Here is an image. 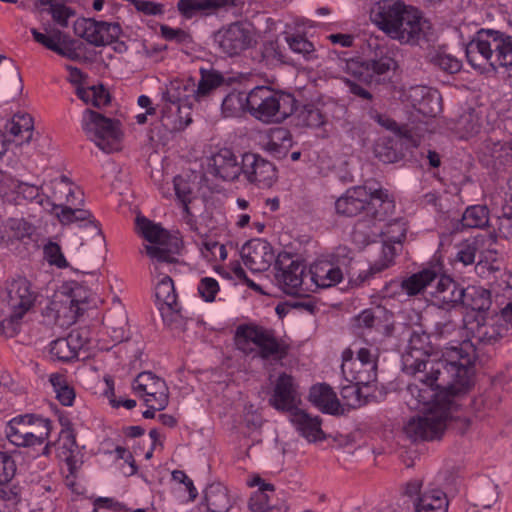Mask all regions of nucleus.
<instances>
[{"mask_svg": "<svg viewBox=\"0 0 512 512\" xmlns=\"http://www.w3.org/2000/svg\"><path fill=\"white\" fill-rule=\"evenodd\" d=\"M78 445L76 442V436L72 429H64L61 431L58 439V449L61 454L65 457L66 465L70 474H74L77 468V461L74 457V453L77 450Z\"/></svg>", "mask_w": 512, "mask_h": 512, "instance_id": "c03bdc74", "label": "nucleus"}, {"mask_svg": "<svg viewBox=\"0 0 512 512\" xmlns=\"http://www.w3.org/2000/svg\"><path fill=\"white\" fill-rule=\"evenodd\" d=\"M429 336L413 332L409 339V351L403 356L404 372L414 377L404 393L409 409H417L435 397V387L466 393L472 385L475 351L473 344L462 341L446 347L442 358H436L425 349Z\"/></svg>", "mask_w": 512, "mask_h": 512, "instance_id": "f257e3e1", "label": "nucleus"}, {"mask_svg": "<svg viewBox=\"0 0 512 512\" xmlns=\"http://www.w3.org/2000/svg\"><path fill=\"white\" fill-rule=\"evenodd\" d=\"M137 226L142 236L150 243L145 245L146 254L156 263H174L179 243L167 230L146 218H137Z\"/></svg>", "mask_w": 512, "mask_h": 512, "instance_id": "1a4fd4ad", "label": "nucleus"}, {"mask_svg": "<svg viewBox=\"0 0 512 512\" xmlns=\"http://www.w3.org/2000/svg\"><path fill=\"white\" fill-rule=\"evenodd\" d=\"M242 161L227 148L220 149L213 154L207 163V171L216 178L224 181H234L241 174Z\"/></svg>", "mask_w": 512, "mask_h": 512, "instance_id": "393cba45", "label": "nucleus"}, {"mask_svg": "<svg viewBox=\"0 0 512 512\" xmlns=\"http://www.w3.org/2000/svg\"><path fill=\"white\" fill-rule=\"evenodd\" d=\"M434 391L435 397L427 403H421L416 409L423 414L410 418L404 426L406 436L414 442L440 439L450 416L452 397L462 394L438 387Z\"/></svg>", "mask_w": 512, "mask_h": 512, "instance_id": "f03ea898", "label": "nucleus"}, {"mask_svg": "<svg viewBox=\"0 0 512 512\" xmlns=\"http://www.w3.org/2000/svg\"><path fill=\"white\" fill-rule=\"evenodd\" d=\"M35 301V295L30 289V283L25 278L14 280L8 289L7 304L10 314L0 323V333L13 337L19 327V322L30 310Z\"/></svg>", "mask_w": 512, "mask_h": 512, "instance_id": "9d476101", "label": "nucleus"}, {"mask_svg": "<svg viewBox=\"0 0 512 512\" xmlns=\"http://www.w3.org/2000/svg\"><path fill=\"white\" fill-rule=\"evenodd\" d=\"M43 29L49 35L39 32L36 28H32L31 34L33 35L34 40L46 47L47 49L61 55V56H69L66 50L59 46L58 42L61 39L63 33L58 29H51L50 24H46L43 26Z\"/></svg>", "mask_w": 512, "mask_h": 512, "instance_id": "a18cd8bd", "label": "nucleus"}, {"mask_svg": "<svg viewBox=\"0 0 512 512\" xmlns=\"http://www.w3.org/2000/svg\"><path fill=\"white\" fill-rule=\"evenodd\" d=\"M82 129L88 139L93 141L105 153L120 149L122 132L119 121L87 109L83 113Z\"/></svg>", "mask_w": 512, "mask_h": 512, "instance_id": "0eeeda50", "label": "nucleus"}, {"mask_svg": "<svg viewBox=\"0 0 512 512\" xmlns=\"http://www.w3.org/2000/svg\"><path fill=\"white\" fill-rule=\"evenodd\" d=\"M155 297L158 305L176 304L177 294L175 292L174 282L169 276H164L155 287Z\"/></svg>", "mask_w": 512, "mask_h": 512, "instance_id": "13d9d810", "label": "nucleus"}, {"mask_svg": "<svg viewBox=\"0 0 512 512\" xmlns=\"http://www.w3.org/2000/svg\"><path fill=\"white\" fill-rule=\"evenodd\" d=\"M395 65L390 56H382L379 59L368 60L361 63H353L350 66L353 76L361 83L371 85L378 84L379 77L387 73Z\"/></svg>", "mask_w": 512, "mask_h": 512, "instance_id": "bb28decb", "label": "nucleus"}, {"mask_svg": "<svg viewBox=\"0 0 512 512\" xmlns=\"http://www.w3.org/2000/svg\"><path fill=\"white\" fill-rule=\"evenodd\" d=\"M236 6V0H178L177 9L185 19L208 16L224 7Z\"/></svg>", "mask_w": 512, "mask_h": 512, "instance_id": "7c9ffc66", "label": "nucleus"}, {"mask_svg": "<svg viewBox=\"0 0 512 512\" xmlns=\"http://www.w3.org/2000/svg\"><path fill=\"white\" fill-rule=\"evenodd\" d=\"M465 299V288L450 276L436 271V278L429 290V301L432 305L449 310L461 305Z\"/></svg>", "mask_w": 512, "mask_h": 512, "instance_id": "dca6fc26", "label": "nucleus"}, {"mask_svg": "<svg viewBox=\"0 0 512 512\" xmlns=\"http://www.w3.org/2000/svg\"><path fill=\"white\" fill-rule=\"evenodd\" d=\"M198 293L206 302H213L220 290L216 279L212 277H203L198 284Z\"/></svg>", "mask_w": 512, "mask_h": 512, "instance_id": "774afa93", "label": "nucleus"}, {"mask_svg": "<svg viewBox=\"0 0 512 512\" xmlns=\"http://www.w3.org/2000/svg\"><path fill=\"white\" fill-rule=\"evenodd\" d=\"M133 390L145 396V403L156 402L155 408H166L169 391L166 382L150 371L141 372L133 382Z\"/></svg>", "mask_w": 512, "mask_h": 512, "instance_id": "4be33fe9", "label": "nucleus"}, {"mask_svg": "<svg viewBox=\"0 0 512 512\" xmlns=\"http://www.w3.org/2000/svg\"><path fill=\"white\" fill-rule=\"evenodd\" d=\"M370 191L363 186L351 187L339 197L335 202L337 214L354 217L361 212L366 213V207L369 204Z\"/></svg>", "mask_w": 512, "mask_h": 512, "instance_id": "cd10ccee", "label": "nucleus"}, {"mask_svg": "<svg viewBox=\"0 0 512 512\" xmlns=\"http://www.w3.org/2000/svg\"><path fill=\"white\" fill-rule=\"evenodd\" d=\"M436 42L424 45L425 59L434 67L448 74H455L461 70L462 64L455 56L447 53L441 46H436Z\"/></svg>", "mask_w": 512, "mask_h": 512, "instance_id": "2f4dec72", "label": "nucleus"}, {"mask_svg": "<svg viewBox=\"0 0 512 512\" xmlns=\"http://www.w3.org/2000/svg\"><path fill=\"white\" fill-rule=\"evenodd\" d=\"M489 223V210L483 205L466 208L461 218L463 228H483Z\"/></svg>", "mask_w": 512, "mask_h": 512, "instance_id": "3c124183", "label": "nucleus"}, {"mask_svg": "<svg viewBox=\"0 0 512 512\" xmlns=\"http://www.w3.org/2000/svg\"><path fill=\"white\" fill-rule=\"evenodd\" d=\"M74 33L95 47L109 45L120 37L122 29L117 22L80 18L74 22Z\"/></svg>", "mask_w": 512, "mask_h": 512, "instance_id": "4468645a", "label": "nucleus"}, {"mask_svg": "<svg viewBox=\"0 0 512 512\" xmlns=\"http://www.w3.org/2000/svg\"><path fill=\"white\" fill-rule=\"evenodd\" d=\"M248 112L264 123H281L296 110L297 101L290 93L268 86H257L248 93Z\"/></svg>", "mask_w": 512, "mask_h": 512, "instance_id": "20e7f679", "label": "nucleus"}, {"mask_svg": "<svg viewBox=\"0 0 512 512\" xmlns=\"http://www.w3.org/2000/svg\"><path fill=\"white\" fill-rule=\"evenodd\" d=\"M406 234V223L400 219H395L380 228L377 225L373 226V229L367 234V239L375 241V238L380 237L384 243H391L402 247Z\"/></svg>", "mask_w": 512, "mask_h": 512, "instance_id": "72a5a7b5", "label": "nucleus"}, {"mask_svg": "<svg viewBox=\"0 0 512 512\" xmlns=\"http://www.w3.org/2000/svg\"><path fill=\"white\" fill-rule=\"evenodd\" d=\"M275 268L277 269L275 278L284 292L296 294L307 289L303 288L306 267L302 262L292 259L289 253L278 256Z\"/></svg>", "mask_w": 512, "mask_h": 512, "instance_id": "a211bd4d", "label": "nucleus"}, {"mask_svg": "<svg viewBox=\"0 0 512 512\" xmlns=\"http://www.w3.org/2000/svg\"><path fill=\"white\" fill-rule=\"evenodd\" d=\"M104 321L108 328L112 330L114 333L113 337L115 339H122L124 336V331L128 323V319L125 311L120 310L119 312H108Z\"/></svg>", "mask_w": 512, "mask_h": 512, "instance_id": "0e129e2a", "label": "nucleus"}, {"mask_svg": "<svg viewBox=\"0 0 512 512\" xmlns=\"http://www.w3.org/2000/svg\"><path fill=\"white\" fill-rule=\"evenodd\" d=\"M398 37H393L401 44L416 45L424 48L431 42L437 41V34L431 22L424 18L421 12L409 5H406L400 19L397 22Z\"/></svg>", "mask_w": 512, "mask_h": 512, "instance_id": "6e6552de", "label": "nucleus"}, {"mask_svg": "<svg viewBox=\"0 0 512 512\" xmlns=\"http://www.w3.org/2000/svg\"><path fill=\"white\" fill-rule=\"evenodd\" d=\"M194 241L202 256L208 261H224L227 258L225 245L221 244L215 235L197 233V238Z\"/></svg>", "mask_w": 512, "mask_h": 512, "instance_id": "58836bf2", "label": "nucleus"}, {"mask_svg": "<svg viewBox=\"0 0 512 512\" xmlns=\"http://www.w3.org/2000/svg\"><path fill=\"white\" fill-rule=\"evenodd\" d=\"M405 6L406 4L400 0L377 1L370 8V20L391 39L398 37L396 24Z\"/></svg>", "mask_w": 512, "mask_h": 512, "instance_id": "aec40b11", "label": "nucleus"}, {"mask_svg": "<svg viewBox=\"0 0 512 512\" xmlns=\"http://www.w3.org/2000/svg\"><path fill=\"white\" fill-rule=\"evenodd\" d=\"M204 499L208 512H229L233 506V500L228 489L221 483H213L207 486Z\"/></svg>", "mask_w": 512, "mask_h": 512, "instance_id": "4c0bfd02", "label": "nucleus"}, {"mask_svg": "<svg viewBox=\"0 0 512 512\" xmlns=\"http://www.w3.org/2000/svg\"><path fill=\"white\" fill-rule=\"evenodd\" d=\"M291 147V134L286 129H277L274 131L266 144V150L277 159L284 158Z\"/></svg>", "mask_w": 512, "mask_h": 512, "instance_id": "49530a36", "label": "nucleus"}, {"mask_svg": "<svg viewBox=\"0 0 512 512\" xmlns=\"http://www.w3.org/2000/svg\"><path fill=\"white\" fill-rule=\"evenodd\" d=\"M309 401L321 412L327 414H336L340 407L335 392L327 384L312 386L309 392Z\"/></svg>", "mask_w": 512, "mask_h": 512, "instance_id": "e433bc0d", "label": "nucleus"}, {"mask_svg": "<svg viewBox=\"0 0 512 512\" xmlns=\"http://www.w3.org/2000/svg\"><path fill=\"white\" fill-rule=\"evenodd\" d=\"M341 370L347 381L368 386L377 379V356L368 348H360L356 358L342 364Z\"/></svg>", "mask_w": 512, "mask_h": 512, "instance_id": "f3484780", "label": "nucleus"}, {"mask_svg": "<svg viewBox=\"0 0 512 512\" xmlns=\"http://www.w3.org/2000/svg\"><path fill=\"white\" fill-rule=\"evenodd\" d=\"M360 386H363V384L350 382V384L345 385L341 388L340 394L345 405L351 408H357L366 403V400L362 395Z\"/></svg>", "mask_w": 512, "mask_h": 512, "instance_id": "e2e57ef3", "label": "nucleus"}, {"mask_svg": "<svg viewBox=\"0 0 512 512\" xmlns=\"http://www.w3.org/2000/svg\"><path fill=\"white\" fill-rule=\"evenodd\" d=\"M346 248H339L335 254V263L318 261L310 270V279L318 288H329L342 281L344 273L350 274L352 257H348Z\"/></svg>", "mask_w": 512, "mask_h": 512, "instance_id": "ddd939ff", "label": "nucleus"}, {"mask_svg": "<svg viewBox=\"0 0 512 512\" xmlns=\"http://www.w3.org/2000/svg\"><path fill=\"white\" fill-rule=\"evenodd\" d=\"M241 174L251 184L265 189L270 188L277 179L276 167L255 153H245L242 155Z\"/></svg>", "mask_w": 512, "mask_h": 512, "instance_id": "6ab92c4d", "label": "nucleus"}, {"mask_svg": "<svg viewBox=\"0 0 512 512\" xmlns=\"http://www.w3.org/2000/svg\"><path fill=\"white\" fill-rule=\"evenodd\" d=\"M469 64L476 69L490 66L512 68V35L503 32L482 29L466 46Z\"/></svg>", "mask_w": 512, "mask_h": 512, "instance_id": "7ed1b4c3", "label": "nucleus"}, {"mask_svg": "<svg viewBox=\"0 0 512 512\" xmlns=\"http://www.w3.org/2000/svg\"><path fill=\"white\" fill-rule=\"evenodd\" d=\"M173 186H174V191H175V195H176L177 199L183 205V210L186 214L185 218H186L187 224L190 225L191 229L197 231V228L194 225V222H193V219L190 214L189 207H188V204L191 201V194H192V190H193L192 184L184 177L178 175V176L174 177V179H173Z\"/></svg>", "mask_w": 512, "mask_h": 512, "instance_id": "09e8293b", "label": "nucleus"}, {"mask_svg": "<svg viewBox=\"0 0 512 512\" xmlns=\"http://www.w3.org/2000/svg\"><path fill=\"white\" fill-rule=\"evenodd\" d=\"M238 345L244 352H253L254 349L247 346L252 343L256 346L257 355L264 359L280 361L288 355L289 345L285 341L277 339L274 333L259 326H240L237 328Z\"/></svg>", "mask_w": 512, "mask_h": 512, "instance_id": "39448f33", "label": "nucleus"}, {"mask_svg": "<svg viewBox=\"0 0 512 512\" xmlns=\"http://www.w3.org/2000/svg\"><path fill=\"white\" fill-rule=\"evenodd\" d=\"M248 93L233 91L222 101V113L225 117H236L248 111Z\"/></svg>", "mask_w": 512, "mask_h": 512, "instance_id": "8fccbe9b", "label": "nucleus"}, {"mask_svg": "<svg viewBox=\"0 0 512 512\" xmlns=\"http://www.w3.org/2000/svg\"><path fill=\"white\" fill-rule=\"evenodd\" d=\"M50 382L60 403L64 406H71L75 398L73 388L65 384L63 377L59 374L51 375Z\"/></svg>", "mask_w": 512, "mask_h": 512, "instance_id": "680f3d73", "label": "nucleus"}, {"mask_svg": "<svg viewBox=\"0 0 512 512\" xmlns=\"http://www.w3.org/2000/svg\"><path fill=\"white\" fill-rule=\"evenodd\" d=\"M2 69L5 71L2 78V84L6 92L9 95L19 94L23 89L19 68L12 60L8 59Z\"/></svg>", "mask_w": 512, "mask_h": 512, "instance_id": "864d4df0", "label": "nucleus"}, {"mask_svg": "<svg viewBox=\"0 0 512 512\" xmlns=\"http://www.w3.org/2000/svg\"><path fill=\"white\" fill-rule=\"evenodd\" d=\"M50 354L55 360L62 362H68L78 355L67 337L52 341L50 344Z\"/></svg>", "mask_w": 512, "mask_h": 512, "instance_id": "bf43d9fd", "label": "nucleus"}, {"mask_svg": "<svg viewBox=\"0 0 512 512\" xmlns=\"http://www.w3.org/2000/svg\"><path fill=\"white\" fill-rule=\"evenodd\" d=\"M414 512H448L446 494L437 488L426 489L413 501Z\"/></svg>", "mask_w": 512, "mask_h": 512, "instance_id": "473e14b6", "label": "nucleus"}, {"mask_svg": "<svg viewBox=\"0 0 512 512\" xmlns=\"http://www.w3.org/2000/svg\"><path fill=\"white\" fill-rule=\"evenodd\" d=\"M467 340L471 342L476 352V344L492 345L501 339L507 331L499 316H486L485 314L467 315L464 319Z\"/></svg>", "mask_w": 512, "mask_h": 512, "instance_id": "9b49d317", "label": "nucleus"}, {"mask_svg": "<svg viewBox=\"0 0 512 512\" xmlns=\"http://www.w3.org/2000/svg\"><path fill=\"white\" fill-rule=\"evenodd\" d=\"M213 40L221 53L234 57L249 49L254 37L247 23L237 21L216 31Z\"/></svg>", "mask_w": 512, "mask_h": 512, "instance_id": "f8f14e48", "label": "nucleus"}, {"mask_svg": "<svg viewBox=\"0 0 512 512\" xmlns=\"http://www.w3.org/2000/svg\"><path fill=\"white\" fill-rule=\"evenodd\" d=\"M480 117L475 109L465 111L457 121V129L462 133V137H470L480 131Z\"/></svg>", "mask_w": 512, "mask_h": 512, "instance_id": "5fc2aeb1", "label": "nucleus"}, {"mask_svg": "<svg viewBox=\"0 0 512 512\" xmlns=\"http://www.w3.org/2000/svg\"><path fill=\"white\" fill-rule=\"evenodd\" d=\"M51 430V421L34 414L18 415L8 422L6 435L18 447L43 444Z\"/></svg>", "mask_w": 512, "mask_h": 512, "instance_id": "423d86ee", "label": "nucleus"}, {"mask_svg": "<svg viewBox=\"0 0 512 512\" xmlns=\"http://www.w3.org/2000/svg\"><path fill=\"white\" fill-rule=\"evenodd\" d=\"M78 205H66L61 208L60 212H55L57 219L64 225H68L78 221H89L93 223L90 211L80 209Z\"/></svg>", "mask_w": 512, "mask_h": 512, "instance_id": "6e6d98bb", "label": "nucleus"}, {"mask_svg": "<svg viewBox=\"0 0 512 512\" xmlns=\"http://www.w3.org/2000/svg\"><path fill=\"white\" fill-rule=\"evenodd\" d=\"M17 465L13 457L5 451H0V484L13 481Z\"/></svg>", "mask_w": 512, "mask_h": 512, "instance_id": "338daca9", "label": "nucleus"}, {"mask_svg": "<svg viewBox=\"0 0 512 512\" xmlns=\"http://www.w3.org/2000/svg\"><path fill=\"white\" fill-rule=\"evenodd\" d=\"M192 103H177L173 105V114L171 117L162 113L163 120H166L165 125L171 126L172 130H183L192 122Z\"/></svg>", "mask_w": 512, "mask_h": 512, "instance_id": "de8ad7c7", "label": "nucleus"}, {"mask_svg": "<svg viewBox=\"0 0 512 512\" xmlns=\"http://www.w3.org/2000/svg\"><path fill=\"white\" fill-rule=\"evenodd\" d=\"M289 419L297 432L308 442L325 439V434L321 428L322 419L319 416H312L305 410L297 408L289 414Z\"/></svg>", "mask_w": 512, "mask_h": 512, "instance_id": "c85d7f7f", "label": "nucleus"}, {"mask_svg": "<svg viewBox=\"0 0 512 512\" xmlns=\"http://www.w3.org/2000/svg\"><path fill=\"white\" fill-rule=\"evenodd\" d=\"M47 13L50 14L53 21L62 28L68 27L69 19L76 14L73 8L58 1L54 3V5H51V8L47 9Z\"/></svg>", "mask_w": 512, "mask_h": 512, "instance_id": "69168bd1", "label": "nucleus"}, {"mask_svg": "<svg viewBox=\"0 0 512 512\" xmlns=\"http://www.w3.org/2000/svg\"><path fill=\"white\" fill-rule=\"evenodd\" d=\"M387 314V311L381 306L366 309L356 318L357 325L365 328L376 327L388 319Z\"/></svg>", "mask_w": 512, "mask_h": 512, "instance_id": "052dcab7", "label": "nucleus"}, {"mask_svg": "<svg viewBox=\"0 0 512 512\" xmlns=\"http://www.w3.org/2000/svg\"><path fill=\"white\" fill-rule=\"evenodd\" d=\"M395 204L388 194L379 189L370 191L369 204L366 207V215L370 216L373 220V226L377 222L384 221L386 217L394 213Z\"/></svg>", "mask_w": 512, "mask_h": 512, "instance_id": "f704fd0d", "label": "nucleus"}, {"mask_svg": "<svg viewBox=\"0 0 512 512\" xmlns=\"http://www.w3.org/2000/svg\"><path fill=\"white\" fill-rule=\"evenodd\" d=\"M461 305L470 308L475 314H484L490 308L491 295L484 288L471 287L465 289V299Z\"/></svg>", "mask_w": 512, "mask_h": 512, "instance_id": "37998d69", "label": "nucleus"}, {"mask_svg": "<svg viewBox=\"0 0 512 512\" xmlns=\"http://www.w3.org/2000/svg\"><path fill=\"white\" fill-rule=\"evenodd\" d=\"M244 264L254 272L266 271L274 261L272 247L266 241H250L241 249Z\"/></svg>", "mask_w": 512, "mask_h": 512, "instance_id": "a878e982", "label": "nucleus"}, {"mask_svg": "<svg viewBox=\"0 0 512 512\" xmlns=\"http://www.w3.org/2000/svg\"><path fill=\"white\" fill-rule=\"evenodd\" d=\"M486 240L485 235H477L463 241L458 248L456 255L457 260L462 262L465 266L473 264L475 262L476 252L483 248Z\"/></svg>", "mask_w": 512, "mask_h": 512, "instance_id": "603ef678", "label": "nucleus"}, {"mask_svg": "<svg viewBox=\"0 0 512 512\" xmlns=\"http://www.w3.org/2000/svg\"><path fill=\"white\" fill-rule=\"evenodd\" d=\"M409 99L415 110L423 116L435 117L442 110L441 96L426 86H415L409 91Z\"/></svg>", "mask_w": 512, "mask_h": 512, "instance_id": "c756f323", "label": "nucleus"}, {"mask_svg": "<svg viewBox=\"0 0 512 512\" xmlns=\"http://www.w3.org/2000/svg\"><path fill=\"white\" fill-rule=\"evenodd\" d=\"M299 402L300 394L297 382L291 375L281 373L275 381L269 404L278 411L290 414L298 408Z\"/></svg>", "mask_w": 512, "mask_h": 512, "instance_id": "5701e85b", "label": "nucleus"}, {"mask_svg": "<svg viewBox=\"0 0 512 512\" xmlns=\"http://www.w3.org/2000/svg\"><path fill=\"white\" fill-rule=\"evenodd\" d=\"M52 197L55 202L49 198H40L37 202L45 210L55 215L66 205H80L83 202V193L74 187L69 178L65 175L51 181Z\"/></svg>", "mask_w": 512, "mask_h": 512, "instance_id": "412c9836", "label": "nucleus"}, {"mask_svg": "<svg viewBox=\"0 0 512 512\" xmlns=\"http://www.w3.org/2000/svg\"><path fill=\"white\" fill-rule=\"evenodd\" d=\"M95 301V294L85 286L75 283L70 289V293L66 301L61 303H53L56 310V320L61 326L71 325L76 322L77 318L83 314L89 304Z\"/></svg>", "mask_w": 512, "mask_h": 512, "instance_id": "2eb2a0df", "label": "nucleus"}, {"mask_svg": "<svg viewBox=\"0 0 512 512\" xmlns=\"http://www.w3.org/2000/svg\"><path fill=\"white\" fill-rule=\"evenodd\" d=\"M435 278L436 270L423 269L422 271L414 273L408 278L402 280L399 283V286L408 296H415L420 293H425L429 298V290L431 289ZM396 284L398 285V283Z\"/></svg>", "mask_w": 512, "mask_h": 512, "instance_id": "c9c22d12", "label": "nucleus"}, {"mask_svg": "<svg viewBox=\"0 0 512 512\" xmlns=\"http://www.w3.org/2000/svg\"><path fill=\"white\" fill-rule=\"evenodd\" d=\"M382 244L383 246L380 259L371 265L367 271L359 274L361 282H364L370 276L389 268L394 263L395 256L402 251V247L399 245L384 242H382Z\"/></svg>", "mask_w": 512, "mask_h": 512, "instance_id": "79ce46f5", "label": "nucleus"}, {"mask_svg": "<svg viewBox=\"0 0 512 512\" xmlns=\"http://www.w3.org/2000/svg\"><path fill=\"white\" fill-rule=\"evenodd\" d=\"M200 79L195 82V92L198 103L208 98L217 88L225 83L222 73L214 69H201Z\"/></svg>", "mask_w": 512, "mask_h": 512, "instance_id": "ea45409f", "label": "nucleus"}, {"mask_svg": "<svg viewBox=\"0 0 512 512\" xmlns=\"http://www.w3.org/2000/svg\"><path fill=\"white\" fill-rule=\"evenodd\" d=\"M484 156L490 158L488 162L494 165H506L512 162V141L502 142L492 139L486 140L481 148Z\"/></svg>", "mask_w": 512, "mask_h": 512, "instance_id": "a19ab883", "label": "nucleus"}, {"mask_svg": "<svg viewBox=\"0 0 512 512\" xmlns=\"http://www.w3.org/2000/svg\"><path fill=\"white\" fill-rule=\"evenodd\" d=\"M285 41L289 48L306 59H312L315 53L314 44L301 34H286Z\"/></svg>", "mask_w": 512, "mask_h": 512, "instance_id": "4d7b16f0", "label": "nucleus"}, {"mask_svg": "<svg viewBox=\"0 0 512 512\" xmlns=\"http://www.w3.org/2000/svg\"><path fill=\"white\" fill-rule=\"evenodd\" d=\"M198 102L195 92V81L192 78L174 79L166 85L162 93L161 113L169 117L173 114V105L177 103Z\"/></svg>", "mask_w": 512, "mask_h": 512, "instance_id": "b1692460", "label": "nucleus"}]
</instances>
